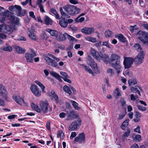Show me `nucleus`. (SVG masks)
Instances as JSON below:
<instances>
[{"instance_id": "f257e3e1", "label": "nucleus", "mask_w": 148, "mask_h": 148, "mask_svg": "<svg viewBox=\"0 0 148 148\" xmlns=\"http://www.w3.org/2000/svg\"><path fill=\"white\" fill-rule=\"evenodd\" d=\"M9 20L11 22L12 25L10 26L6 25L5 27V33L10 34L15 29L14 24L18 25L19 20L18 18L14 16H11L9 18Z\"/></svg>"}, {"instance_id": "f03ea898", "label": "nucleus", "mask_w": 148, "mask_h": 148, "mask_svg": "<svg viewBox=\"0 0 148 148\" xmlns=\"http://www.w3.org/2000/svg\"><path fill=\"white\" fill-rule=\"evenodd\" d=\"M64 9L69 14L71 15H74L79 13L81 9L76 6L71 5H68L64 6Z\"/></svg>"}, {"instance_id": "7ed1b4c3", "label": "nucleus", "mask_w": 148, "mask_h": 148, "mask_svg": "<svg viewBox=\"0 0 148 148\" xmlns=\"http://www.w3.org/2000/svg\"><path fill=\"white\" fill-rule=\"evenodd\" d=\"M82 120L80 118L75 120L71 123L69 127V130L71 131L77 130L82 124Z\"/></svg>"}, {"instance_id": "20e7f679", "label": "nucleus", "mask_w": 148, "mask_h": 148, "mask_svg": "<svg viewBox=\"0 0 148 148\" xmlns=\"http://www.w3.org/2000/svg\"><path fill=\"white\" fill-rule=\"evenodd\" d=\"M145 32L139 31L137 33V35L141 36L138 37V39L145 45H148V36Z\"/></svg>"}, {"instance_id": "39448f33", "label": "nucleus", "mask_w": 148, "mask_h": 148, "mask_svg": "<svg viewBox=\"0 0 148 148\" xmlns=\"http://www.w3.org/2000/svg\"><path fill=\"white\" fill-rule=\"evenodd\" d=\"M120 56L116 53H113L111 54L109 58V63L110 66L114 65L115 63L120 62Z\"/></svg>"}, {"instance_id": "423d86ee", "label": "nucleus", "mask_w": 148, "mask_h": 148, "mask_svg": "<svg viewBox=\"0 0 148 148\" xmlns=\"http://www.w3.org/2000/svg\"><path fill=\"white\" fill-rule=\"evenodd\" d=\"M134 58L131 57H124L123 64L125 69H128L131 67L134 62Z\"/></svg>"}, {"instance_id": "0eeeda50", "label": "nucleus", "mask_w": 148, "mask_h": 148, "mask_svg": "<svg viewBox=\"0 0 148 148\" xmlns=\"http://www.w3.org/2000/svg\"><path fill=\"white\" fill-rule=\"evenodd\" d=\"M87 64L90 65L93 69L94 72L96 73H99V70L97 67V63L94 62L93 59L89 57L86 61Z\"/></svg>"}, {"instance_id": "6e6552de", "label": "nucleus", "mask_w": 148, "mask_h": 148, "mask_svg": "<svg viewBox=\"0 0 148 148\" xmlns=\"http://www.w3.org/2000/svg\"><path fill=\"white\" fill-rule=\"evenodd\" d=\"M30 89L32 93L36 96L39 97L41 95V91L39 88L36 85L32 84L30 87Z\"/></svg>"}, {"instance_id": "1a4fd4ad", "label": "nucleus", "mask_w": 148, "mask_h": 148, "mask_svg": "<svg viewBox=\"0 0 148 148\" xmlns=\"http://www.w3.org/2000/svg\"><path fill=\"white\" fill-rule=\"evenodd\" d=\"M12 98L19 105H22L23 103L25 106H28L27 103L25 102L23 99L19 95H14L12 96Z\"/></svg>"}, {"instance_id": "9d476101", "label": "nucleus", "mask_w": 148, "mask_h": 148, "mask_svg": "<svg viewBox=\"0 0 148 148\" xmlns=\"http://www.w3.org/2000/svg\"><path fill=\"white\" fill-rule=\"evenodd\" d=\"M31 53L27 52L25 54V58L27 61L28 62H33V58L36 56V54L33 49H31Z\"/></svg>"}, {"instance_id": "9b49d317", "label": "nucleus", "mask_w": 148, "mask_h": 148, "mask_svg": "<svg viewBox=\"0 0 148 148\" xmlns=\"http://www.w3.org/2000/svg\"><path fill=\"white\" fill-rule=\"evenodd\" d=\"M43 57L47 63L49 65L54 67H57L58 65L57 63L52 59L49 58L47 54L43 55Z\"/></svg>"}, {"instance_id": "f8f14e48", "label": "nucleus", "mask_w": 148, "mask_h": 148, "mask_svg": "<svg viewBox=\"0 0 148 148\" xmlns=\"http://www.w3.org/2000/svg\"><path fill=\"white\" fill-rule=\"evenodd\" d=\"M0 97L7 99L8 97V92L4 86L0 84Z\"/></svg>"}, {"instance_id": "ddd939ff", "label": "nucleus", "mask_w": 148, "mask_h": 148, "mask_svg": "<svg viewBox=\"0 0 148 148\" xmlns=\"http://www.w3.org/2000/svg\"><path fill=\"white\" fill-rule=\"evenodd\" d=\"M49 104L47 101H41L40 103L41 111L43 113H46L48 110Z\"/></svg>"}, {"instance_id": "4468645a", "label": "nucleus", "mask_w": 148, "mask_h": 148, "mask_svg": "<svg viewBox=\"0 0 148 148\" xmlns=\"http://www.w3.org/2000/svg\"><path fill=\"white\" fill-rule=\"evenodd\" d=\"M15 11H16L17 14L18 16H23L25 14L26 11L25 10H22V8L20 6L15 5Z\"/></svg>"}, {"instance_id": "2eb2a0df", "label": "nucleus", "mask_w": 148, "mask_h": 148, "mask_svg": "<svg viewBox=\"0 0 148 148\" xmlns=\"http://www.w3.org/2000/svg\"><path fill=\"white\" fill-rule=\"evenodd\" d=\"M94 31V29L93 28H90L88 27H86L81 29V32L84 34L87 35H90Z\"/></svg>"}, {"instance_id": "dca6fc26", "label": "nucleus", "mask_w": 148, "mask_h": 148, "mask_svg": "<svg viewBox=\"0 0 148 148\" xmlns=\"http://www.w3.org/2000/svg\"><path fill=\"white\" fill-rule=\"evenodd\" d=\"M115 70L116 73L119 75L122 71V67L120 62L115 63L114 65L111 66Z\"/></svg>"}, {"instance_id": "f3484780", "label": "nucleus", "mask_w": 148, "mask_h": 148, "mask_svg": "<svg viewBox=\"0 0 148 148\" xmlns=\"http://www.w3.org/2000/svg\"><path fill=\"white\" fill-rule=\"evenodd\" d=\"M85 136L84 133L79 134L78 136L75 138L76 142H79L80 143H84L85 142Z\"/></svg>"}, {"instance_id": "a211bd4d", "label": "nucleus", "mask_w": 148, "mask_h": 148, "mask_svg": "<svg viewBox=\"0 0 148 148\" xmlns=\"http://www.w3.org/2000/svg\"><path fill=\"white\" fill-rule=\"evenodd\" d=\"M78 114H76L75 111L74 110H71L68 116L67 120H71L77 118Z\"/></svg>"}, {"instance_id": "6ab92c4d", "label": "nucleus", "mask_w": 148, "mask_h": 148, "mask_svg": "<svg viewBox=\"0 0 148 148\" xmlns=\"http://www.w3.org/2000/svg\"><path fill=\"white\" fill-rule=\"evenodd\" d=\"M11 14V12L8 10H6L5 11L2 12L1 14L2 16V19H1L0 21L1 22H3L5 21V19H7V18L9 17L8 19H9V18L10 17V16Z\"/></svg>"}, {"instance_id": "aec40b11", "label": "nucleus", "mask_w": 148, "mask_h": 148, "mask_svg": "<svg viewBox=\"0 0 148 148\" xmlns=\"http://www.w3.org/2000/svg\"><path fill=\"white\" fill-rule=\"evenodd\" d=\"M59 24L61 27L63 28L66 27L68 25L67 20L64 18H62L59 21Z\"/></svg>"}, {"instance_id": "412c9836", "label": "nucleus", "mask_w": 148, "mask_h": 148, "mask_svg": "<svg viewBox=\"0 0 148 148\" xmlns=\"http://www.w3.org/2000/svg\"><path fill=\"white\" fill-rule=\"evenodd\" d=\"M99 60L101 59L106 64L109 63V56L106 54H103L101 55H99Z\"/></svg>"}, {"instance_id": "4be33fe9", "label": "nucleus", "mask_w": 148, "mask_h": 148, "mask_svg": "<svg viewBox=\"0 0 148 148\" xmlns=\"http://www.w3.org/2000/svg\"><path fill=\"white\" fill-rule=\"evenodd\" d=\"M46 31L49 33L50 35L53 36H57V35H59L61 34L60 32H58L57 31L51 29H47L46 30Z\"/></svg>"}, {"instance_id": "5701e85b", "label": "nucleus", "mask_w": 148, "mask_h": 148, "mask_svg": "<svg viewBox=\"0 0 148 148\" xmlns=\"http://www.w3.org/2000/svg\"><path fill=\"white\" fill-rule=\"evenodd\" d=\"M90 53L94 58H95L97 60H99V54L98 52H96V51L93 48H91L90 51Z\"/></svg>"}, {"instance_id": "b1692460", "label": "nucleus", "mask_w": 148, "mask_h": 148, "mask_svg": "<svg viewBox=\"0 0 148 148\" xmlns=\"http://www.w3.org/2000/svg\"><path fill=\"white\" fill-rule=\"evenodd\" d=\"M34 30L32 29L29 31L28 36L30 38L34 40H36L37 38L34 33Z\"/></svg>"}, {"instance_id": "393cba45", "label": "nucleus", "mask_w": 148, "mask_h": 148, "mask_svg": "<svg viewBox=\"0 0 148 148\" xmlns=\"http://www.w3.org/2000/svg\"><path fill=\"white\" fill-rule=\"evenodd\" d=\"M134 116L135 118L133 120L135 122H137L140 121L141 115L139 112H136Z\"/></svg>"}, {"instance_id": "a878e982", "label": "nucleus", "mask_w": 148, "mask_h": 148, "mask_svg": "<svg viewBox=\"0 0 148 148\" xmlns=\"http://www.w3.org/2000/svg\"><path fill=\"white\" fill-rule=\"evenodd\" d=\"M106 73L110 77L114 75L115 72L113 69L108 68L106 70Z\"/></svg>"}, {"instance_id": "bb28decb", "label": "nucleus", "mask_w": 148, "mask_h": 148, "mask_svg": "<svg viewBox=\"0 0 148 148\" xmlns=\"http://www.w3.org/2000/svg\"><path fill=\"white\" fill-rule=\"evenodd\" d=\"M63 90L65 92L68 93L69 95H71L72 93L71 90L73 91H75V89L71 87L70 88H69V87L66 85L64 86Z\"/></svg>"}, {"instance_id": "cd10ccee", "label": "nucleus", "mask_w": 148, "mask_h": 148, "mask_svg": "<svg viewBox=\"0 0 148 148\" xmlns=\"http://www.w3.org/2000/svg\"><path fill=\"white\" fill-rule=\"evenodd\" d=\"M44 21L45 24L47 25H51L53 23L52 20L48 16H45L44 17Z\"/></svg>"}, {"instance_id": "c85d7f7f", "label": "nucleus", "mask_w": 148, "mask_h": 148, "mask_svg": "<svg viewBox=\"0 0 148 148\" xmlns=\"http://www.w3.org/2000/svg\"><path fill=\"white\" fill-rule=\"evenodd\" d=\"M84 39L92 43H95L97 41L96 38L90 36H85Z\"/></svg>"}, {"instance_id": "c756f323", "label": "nucleus", "mask_w": 148, "mask_h": 148, "mask_svg": "<svg viewBox=\"0 0 148 148\" xmlns=\"http://www.w3.org/2000/svg\"><path fill=\"white\" fill-rule=\"evenodd\" d=\"M50 74L53 77L58 79L60 81H62L61 77L59 75L53 71L51 72L50 73Z\"/></svg>"}, {"instance_id": "7c9ffc66", "label": "nucleus", "mask_w": 148, "mask_h": 148, "mask_svg": "<svg viewBox=\"0 0 148 148\" xmlns=\"http://www.w3.org/2000/svg\"><path fill=\"white\" fill-rule=\"evenodd\" d=\"M70 101L75 110H79L81 109V108L78 106V104L76 101L72 100H70Z\"/></svg>"}, {"instance_id": "2f4dec72", "label": "nucleus", "mask_w": 148, "mask_h": 148, "mask_svg": "<svg viewBox=\"0 0 148 148\" xmlns=\"http://www.w3.org/2000/svg\"><path fill=\"white\" fill-rule=\"evenodd\" d=\"M63 36L65 38H67L70 41H76V40L75 38L68 34L66 33H65L64 34Z\"/></svg>"}, {"instance_id": "473e14b6", "label": "nucleus", "mask_w": 148, "mask_h": 148, "mask_svg": "<svg viewBox=\"0 0 148 148\" xmlns=\"http://www.w3.org/2000/svg\"><path fill=\"white\" fill-rule=\"evenodd\" d=\"M31 106L33 110H35L37 112H41V110L38 105L34 103H32L31 104Z\"/></svg>"}, {"instance_id": "72a5a7b5", "label": "nucleus", "mask_w": 148, "mask_h": 148, "mask_svg": "<svg viewBox=\"0 0 148 148\" xmlns=\"http://www.w3.org/2000/svg\"><path fill=\"white\" fill-rule=\"evenodd\" d=\"M35 82L41 88L42 92L45 93V87L43 84L38 80L35 81Z\"/></svg>"}, {"instance_id": "f704fd0d", "label": "nucleus", "mask_w": 148, "mask_h": 148, "mask_svg": "<svg viewBox=\"0 0 148 148\" xmlns=\"http://www.w3.org/2000/svg\"><path fill=\"white\" fill-rule=\"evenodd\" d=\"M121 93L118 88H116L114 93V95L116 98H118L121 96Z\"/></svg>"}, {"instance_id": "c9c22d12", "label": "nucleus", "mask_w": 148, "mask_h": 148, "mask_svg": "<svg viewBox=\"0 0 148 148\" xmlns=\"http://www.w3.org/2000/svg\"><path fill=\"white\" fill-rule=\"evenodd\" d=\"M132 137L134 140L136 142H139L141 140V137L140 135H136L133 134Z\"/></svg>"}, {"instance_id": "e433bc0d", "label": "nucleus", "mask_w": 148, "mask_h": 148, "mask_svg": "<svg viewBox=\"0 0 148 148\" xmlns=\"http://www.w3.org/2000/svg\"><path fill=\"white\" fill-rule=\"evenodd\" d=\"M16 51L19 53H23L25 51V50L19 46L16 47L15 48Z\"/></svg>"}, {"instance_id": "4c0bfd02", "label": "nucleus", "mask_w": 148, "mask_h": 148, "mask_svg": "<svg viewBox=\"0 0 148 148\" xmlns=\"http://www.w3.org/2000/svg\"><path fill=\"white\" fill-rule=\"evenodd\" d=\"M135 64H141L143 62V61L141 60L140 58L136 56L134 59Z\"/></svg>"}, {"instance_id": "58836bf2", "label": "nucleus", "mask_w": 148, "mask_h": 148, "mask_svg": "<svg viewBox=\"0 0 148 148\" xmlns=\"http://www.w3.org/2000/svg\"><path fill=\"white\" fill-rule=\"evenodd\" d=\"M51 12L55 16L56 19H60V16L59 15L58 13L56 10L54 9H52L51 10Z\"/></svg>"}, {"instance_id": "ea45409f", "label": "nucleus", "mask_w": 148, "mask_h": 148, "mask_svg": "<svg viewBox=\"0 0 148 148\" xmlns=\"http://www.w3.org/2000/svg\"><path fill=\"white\" fill-rule=\"evenodd\" d=\"M129 121V119H126L122 123L121 125V127L123 130H124L125 128L128 125Z\"/></svg>"}, {"instance_id": "a19ab883", "label": "nucleus", "mask_w": 148, "mask_h": 148, "mask_svg": "<svg viewBox=\"0 0 148 148\" xmlns=\"http://www.w3.org/2000/svg\"><path fill=\"white\" fill-rule=\"evenodd\" d=\"M2 50H3L11 52L12 51V47L8 45H6L3 48Z\"/></svg>"}, {"instance_id": "79ce46f5", "label": "nucleus", "mask_w": 148, "mask_h": 148, "mask_svg": "<svg viewBox=\"0 0 148 148\" xmlns=\"http://www.w3.org/2000/svg\"><path fill=\"white\" fill-rule=\"evenodd\" d=\"M121 42H126V38L122 34H120L117 36Z\"/></svg>"}, {"instance_id": "37998d69", "label": "nucleus", "mask_w": 148, "mask_h": 148, "mask_svg": "<svg viewBox=\"0 0 148 148\" xmlns=\"http://www.w3.org/2000/svg\"><path fill=\"white\" fill-rule=\"evenodd\" d=\"M81 65L84 68V69L90 74H91L93 75V73L92 70L87 66L84 64H81Z\"/></svg>"}, {"instance_id": "c03bdc74", "label": "nucleus", "mask_w": 148, "mask_h": 148, "mask_svg": "<svg viewBox=\"0 0 148 148\" xmlns=\"http://www.w3.org/2000/svg\"><path fill=\"white\" fill-rule=\"evenodd\" d=\"M145 52L143 51H141L136 56L138 57L143 61L145 57Z\"/></svg>"}, {"instance_id": "a18cd8bd", "label": "nucleus", "mask_w": 148, "mask_h": 148, "mask_svg": "<svg viewBox=\"0 0 148 148\" xmlns=\"http://www.w3.org/2000/svg\"><path fill=\"white\" fill-rule=\"evenodd\" d=\"M51 94L52 97L54 98L56 102L58 103V99L57 95L53 91H51Z\"/></svg>"}, {"instance_id": "49530a36", "label": "nucleus", "mask_w": 148, "mask_h": 148, "mask_svg": "<svg viewBox=\"0 0 148 148\" xmlns=\"http://www.w3.org/2000/svg\"><path fill=\"white\" fill-rule=\"evenodd\" d=\"M105 34L106 37L108 38L112 36V33L111 31L108 30L106 31Z\"/></svg>"}, {"instance_id": "de8ad7c7", "label": "nucleus", "mask_w": 148, "mask_h": 148, "mask_svg": "<svg viewBox=\"0 0 148 148\" xmlns=\"http://www.w3.org/2000/svg\"><path fill=\"white\" fill-rule=\"evenodd\" d=\"M135 49L138 51H140L142 50L141 46L138 44H135L134 46Z\"/></svg>"}, {"instance_id": "09e8293b", "label": "nucleus", "mask_w": 148, "mask_h": 148, "mask_svg": "<svg viewBox=\"0 0 148 148\" xmlns=\"http://www.w3.org/2000/svg\"><path fill=\"white\" fill-rule=\"evenodd\" d=\"M58 138L60 137L61 139H63L64 137V134L62 130H60L59 131L58 134Z\"/></svg>"}, {"instance_id": "8fccbe9b", "label": "nucleus", "mask_w": 148, "mask_h": 148, "mask_svg": "<svg viewBox=\"0 0 148 148\" xmlns=\"http://www.w3.org/2000/svg\"><path fill=\"white\" fill-rule=\"evenodd\" d=\"M128 84L129 85H133L137 84L136 80L134 79H130L128 81Z\"/></svg>"}, {"instance_id": "3c124183", "label": "nucleus", "mask_w": 148, "mask_h": 148, "mask_svg": "<svg viewBox=\"0 0 148 148\" xmlns=\"http://www.w3.org/2000/svg\"><path fill=\"white\" fill-rule=\"evenodd\" d=\"M60 35H61V34ZM56 37L57 40L60 41L64 40L65 39V38L63 36H63L60 35L59 37H58V35H57V36H56Z\"/></svg>"}, {"instance_id": "603ef678", "label": "nucleus", "mask_w": 148, "mask_h": 148, "mask_svg": "<svg viewBox=\"0 0 148 148\" xmlns=\"http://www.w3.org/2000/svg\"><path fill=\"white\" fill-rule=\"evenodd\" d=\"M137 107L139 110L142 111H145L147 109L146 108L138 105H137Z\"/></svg>"}, {"instance_id": "864d4df0", "label": "nucleus", "mask_w": 148, "mask_h": 148, "mask_svg": "<svg viewBox=\"0 0 148 148\" xmlns=\"http://www.w3.org/2000/svg\"><path fill=\"white\" fill-rule=\"evenodd\" d=\"M80 16L78 17L75 20L77 22H82L84 20V18L83 17H82L79 18Z\"/></svg>"}, {"instance_id": "5fc2aeb1", "label": "nucleus", "mask_w": 148, "mask_h": 148, "mask_svg": "<svg viewBox=\"0 0 148 148\" xmlns=\"http://www.w3.org/2000/svg\"><path fill=\"white\" fill-rule=\"evenodd\" d=\"M5 25H0V32L5 33Z\"/></svg>"}, {"instance_id": "6e6d98bb", "label": "nucleus", "mask_w": 148, "mask_h": 148, "mask_svg": "<svg viewBox=\"0 0 148 148\" xmlns=\"http://www.w3.org/2000/svg\"><path fill=\"white\" fill-rule=\"evenodd\" d=\"M130 130H129L125 132L123 135H124L125 137L127 138L130 135Z\"/></svg>"}, {"instance_id": "4d7b16f0", "label": "nucleus", "mask_w": 148, "mask_h": 148, "mask_svg": "<svg viewBox=\"0 0 148 148\" xmlns=\"http://www.w3.org/2000/svg\"><path fill=\"white\" fill-rule=\"evenodd\" d=\"M77 135V134L75 132H71L70 138L71 139L75 137Z\"/></svg>"}, {"instance_id": "13d9d810", "label": "nucleus", "mask_w": 148, "mask_h": 148, "mask_svg": "<svg viewBox=\"0 0 148 148\" xmlns=\"http://www.w3.org/2000/svg\"><path fill=\"white\" fill-rule=\"evenodd\" d=\"M69 2L73 4H76L79 3L78 0H69Z\"/></svg>"}, {"instance_id": "bf43d9fd", "label": "nucleus", "mask_w": 148, "mask_h": 148, "mask_svg": "<svg viewBox=\"0 0 148 148\" xmlns=\"http://www.w3.org/2000/svg\"><path fill=\"white\" fill-rule=\"evenodd\" d=\"M60 73L61 75L64 77L69 78V76L65 72L63 71H60Z\"/></svg>"}, {"instance_id": "052dcab7", "label": "nucleus", "mask_w": 148, "mask_h": 148, "mask_svg": "<svg viewBox=\"0 0 148 148\" xmlns=\"http://www.w3.org/2000/svg\"><path fill=\"white\" fill-rule=\"evenodd\" d=\"M29 16L32 18H34L35 20H36V18L33 12H29Z\"/></svg>"}, {"instance_id": "680f3d73", "label": "nucleus", "mask_w": 148, "mask_h": 148, "mask_svg": "<svg viewBox=\"0 0 148 148\" xmlns=\"http://www.w3.org/2000/svg\"><path fill=\"white\" fill-rule=\"evenodd\" d=\"M140 126H138L136 128L134 129V130L135 132L140 134Z\"/></svg>"}, {"instance_id": "e2e57ef3", "label": "nucleus", "mask_w": 148, "mask_h": 148, "mask_svg": "<svg viewBox=\"0 0 148 148\" xmlns=\"http://www.w3.org/2000/svg\"><path fill=\"white\" fill-rule=\"evenodd\" d=\"M125 114L124 113H121L119 116L118 119L121 120L123 119L125 116Z\"/></svg>"}, {"instance_id": "0e129e2a", "label": "nucleus", "mask_w": 148, "mask_h": 148, "mask_svg": "<svg viewBox=\"0 0 148 148\" xmlns=\"http://www.w3.org/2000/svg\"><path fill=\"white\" fill-rule=\"evenodd\" d=\"M48 54L49 55V56L51 57L52 58L56 60L57 62H59L60 61V59L58 58H57L54 56H53L50 54Z\"/></svg>"}, {"instance_id": "69168bd1", "label": "nucleus", "mask_w": 148, "mask_h": 148, "mask_svg": "<svg viewBox=\"0 0 148 148\" xmlns=\"http://www.w3.org/2000/svg\"><path fill=\"white\" fill-rule=\"evenodd\" d=\"M63 80L65 82L69 83H71V81L69 79L68 77H64L62 78Z\"/></svg>"}, {"instance_id": "338daca9", "label": "nucleus", "mask_w": 148, "mask_h": 148, "mask_svg": "<svg viewBox=\"0 0 148 148\" xmlns=\"http://www.w3.org/2000/svg\"><path fill=\"white\" fill-rule=\"evenodd\" d=\"M9 9L11 11H15V5L10 6L9 7Z\"/></svg>"}, {"instance_id": "774afa93", "label": "nucleus", "mask_w": 148, "mask_h": 148, "mask_svg": "<svg viewBox=\"0 0 148 148\" xmlns=\"http://www.w3.org/2000/svg\"><path fill=\"white\" fill-rule=\"evenodd\" d=\"M17 115H12L9 116L8 118L9 119H12L15 118V117L17 116Z\"/></svg>"}]
</instances>
